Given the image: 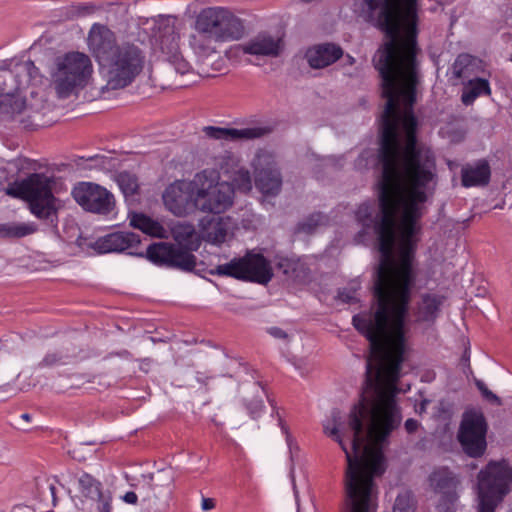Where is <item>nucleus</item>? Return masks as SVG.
<instances>
[{"label":"nucleus","mask_w":512,"mask_h":512,"mask_svg":"<svg viewBox=\"0 0 512 512\" xmlns=\"http://www.w3.org/2000/svg\"><path fill=\"white\" fill-rule=\"evenodd\" d=\"M394 512H414L415 502L411 492L403 491L398 494L393 507Z\"/></svg>","instance_id":"34"},{"label":"nucleus","mask_w":512,"mask_h":512,"mask_svg":"<svg viewBox=\"0 0 512 512\" xmlns=\"http://www.w3.org/2000/svg\"><path fill=\"white\" fill-rule=\"evenodd\" d=\"M11 75L15 77L16 89L21 90L39 76V69L31 60L11 61L9 63Z\"/></svg>","instance_id":"23"},{"label":"nucleus","mask_w":512,"mask_h":512,"mask_svg":"<svg viewBox=\"0 0 512 512\" xmlns=\"http://www.w3.org/2000/svg\"><path fill=\"white\" fill-rule=\"evenodd\" d=\"M287 442L290 443L289 435L287 434Z\"/></svg>","instance_id":"54"},{"label":"nucleus","mask_w":512,"mask_h":512,"mask_svg":"<svg viewBox=\"0 0 512 512\" xmlns=\"http://www.w3.org/2000/svg\"><path fill=\"white\" fill-rule=\"evenodd\" d=\"M427 404H428L427 400L422 401L419 404V406L416 407V412L419 413V414L425 412Z\"/></svg>","instance_id":"45"},{"label":"nucleus","mask_w":512,"mask_h":512,"mask_svg":"<svg viewBox=\"0 0 512 512\" xmlns=\"http://www.w3.org/2000/svg\"><path fill=\"white\" fill-rule=\"evenodd\" d=\"M49 490L52 496L53 504L56 505V487L53 484H51L49 486Z\"/></svg>","instance_id":"46"},{"label":"nucleus","mask_w":512,"mask_h":512,"mask_svg":"<svg viewBox=\"0 0 512 512\" xmlns=\"http://www.w3.org/2000/svg\"><path fill=\"white\" fill-rule=\"evenodd\" d=\"M510 61L512 62V53H511V56H510Z\"/></svg>","instance_id":"56"},{"label":"nucleus","mask_w":512,"mask_h":512,"mask_svg":"<svg viewBox=\"0 0 512 512\" xmlns=\"http://www.w3.org/2000/svg\"><path fill=\"white\" fill-rule=\"evenodd\" d=\"M444 297L435 293H424L417 303L415 317L417 322L433 323L438 317Z\"/></svg>","instance_id":"20"},{"label":"nucleus","mask_w":512,"mask_h":512,"mask_svg":"<svg viewBox=\"0 0 512 512\" xmlns=\"http://www.w3.org/2000/svg\"><path fill=\"white\" fill-rule=\"evenodd\" d=\"M232 229L230 217L203 218L199 223L201 238L213 245L224 243Z\"/></svg>","instance_id":"15"},{"label":"nucleus","mask_w":512,"mask_h":512,"mask_svg":"<svg viewBox=\"0 0 512 512\" xmlns=\"http://www.w3.org/2000/svg\"><path fill=\"white\" fill-rule=\"evenodd\" d=\"M490 166L486 160L467 164L461 170V181L464 187L483 186L490 180Z\"/></svg>","instance_id":"21"},{"label":"nucleus","mask_w":512,"mask_h":512,"mask_svg":"<svg viewBox=\"0 0 512 512\" xmlns=\"http://www.w3.org/2000/svg\"><path fill=\"white\" fill-rule=\"evenodd\" d=\"M95 501L98 502V506H97L98 512H111L112 496L109 491H106L105 494H103L101 497H99Z\"/></svg>","instance_id":"36"},{"label":"nucleus","mask_w":512,"mask_h":512,"mask_svg":"<svg viewBox=\"0 0 512 512\" xmlns=\"http://www.w3.org/2000/svg\"><path fill=\"white\" fill-rule=\"evenodd\" d=\"M78 483L81 493L92 500H96L106 493L102 490V484L90 474H82Z\"/></svg>","instance_id":"30"},{"label":"nucleus","mask_w":512,"mask_h":512,"mask_svg":"<svg viewBox=\"0 0 512 512\" xmlns=\"http://www.w3.org/2000/svg\"><path fill=\"white\" fill-rule=\"evenodd\" d=\"M404 426L407 433L412 434L417 431L419 427V422L415 419L410 418L405 421Z\"/></svg>","instance_id":"41"},{"label":"nucleus","mask_w":512,"mask_h":512,"mask_svg":"<svg viewBox=\"0 0 512 512\" xmlns=\"http://www.w3.org/2000/svg\"><path fill=\"white\" fill-rule=\"evenodd\" d=\"M115 181L126 200L133 198L139 192V182L135 174L122 171L115 175Z\"/></svg>","instance_id":"28"},{"label":"nucleus","mask_w":512,"mask_h":512,"mask_svg":"<svg viewBox=\"0 0 512 512\" xmlns=\"http://www.w3.org/2000/svg\"><path fill=\"white\" fill-rule=\"evenodd\" d=\"M447 512H451V509H450V507H449V506L447 507Z\"/></svg>","instance_id":"55"},{"label":"nucleus","mask_w":512,"mask_h":512,"mask_svg":"<svg viewBox=\"0 0 512 512\" xmlns=\"http://www.w3.org/2000/svg\"><path fill=\"white\" fill-rule=\"evenodd\" d=\"M476 386L486 399L493 401L498 405L501 404L500 399L493 392H491L482 381H476Z\"/></svg>","instance_id":"37"},{"label":"nucleus","mask_w":512,"mask_h":512,"mask_svg":"<svg viewBox=\"0 0 512 512\" xmlns=\"http://www.w3.org/2000/svg\"><path fill=\"white\" fill-rule=\"evenodd\" d=\"M194 178L170 184L163 193L165 207L176 216H186L198 210Z\"/></svg>","instance_id":"12"},{"label":"nucleus","mask_w":512,"mask_h":512,"mask_svg":"<svg viewBox=\"0 0 512 512\" xmlns=\"http://www.w3.org/2000/svg\"><path fill=\"white\" fill-rule=\"evenodd\" d=\"M235 124H237V125H249V124H248V123H246L245 121H242V122H240V123L236 122Z\"/></svg>","instance_id":"52"},{"label":"nucleus","mask_w":512,"mask_h":512,"mask_svg":"<svg viewBox=\"0 0 512 512\" xmlns=\"http://www.w3.org/2000/svg\"><path fill=\"white\" fill-rule=\"evenodd\" d=\"M339 299H341L345 303H354L358 300L356 295V288H352L349 290H342L338 293Z\"/></svg>","instance_id":"40"},{"label":"nucleus","mask_w":512,"mask_h":512,"mask_svg":"<svg viewBox=\"0 0 512 512\" xmlns=\"http://www.w3.org/2000/svg\"><path fill=\"white\" fill-rule=\"evenodd\" d=\"M93 65L90 58L80 52H69L56 60L51 72V85L60 99L78 95L91 78Z\"/></svg>","instance_id":"5"},{"label":"nucleus","mask_w":512,"mask_h":512,"mask_svg":"<svg viewBox=\"0 0 512 512\" xmlns=\"http://www.w3.org/2000/svg\"><path fill=\"white\" fill-rule=\"evenodd\" d=\"M255 168V185L266 196H275L282 185L280 172L276 168L272 156L266 152H260L253 161Z\"/></svg>","instance_id":"13"},{"label":"nucleus","mask_w":512,"mask_h":512,"mask_svg":"<svg viewBox=\"0 0 512 512\" xmlns=\"http://www.w3.org/2000/svg\"><path fill=\"white\" fill-rule=\"evenodd\" d=\"M477 63V58L472 55L460 54L449 68L448 73L451 74V79H467L468 81L476 73Z\"/></svg>","instance_id":"25"},{"label":"nucleus","mask_w":512,"mask_h":512,"mask_svg":"<svg viewBox=\"0 0 512 512\" xmlns=\"http://www.w3.org/2000/svg\"><path fill=\"white\" fill-rule=\"evenodd\" d=\"M490 94L491 88L489 81L484 78L474 77L464 83L461 101L464 105L469 106L472 105L478 97Z\"/></svg>","instance_id":"24"},{"label":"nucleus","mask_w":512,"mask_h":512,"mask_svg":"<svg viewBox=\"0 0 512 512\" xmlns=\"http://www.w3.org/2000/svg\"><path fill=\"white\" fill-rule=\"evenodd\" d=\"M232 180V187L234 186L239 191L249 192L252 189V181L248 170L238 169L233 172V175L229 177Z\"/></svg>","instance_id":"32"},{"label":"nucleus","mask_w":512,"mask_h":512,"mask_svg":"<svg viewBox=\"0 0 512 512\" xmlns=\"http://www.w3.org/2000/svg\"><path fill=\"white\" fill-rule=\"evenodd\" d=\"M202 128H209V129H212V128H217L216 126H213V125H206V126H203Z\"/></svg>","instance_id":"51"},{"label":"nucleus","mask_w":512,"mask_h":512,"mask_svg":"<svg viewBox=\"0 0 512 512\" xmlns=\"http://www.w3.org/2000/svg\"><path fill=\"white\" fill-rule=\"evenodd\" d=\"M197 381H198L199 383L206 384L205 380H204L202 377H200V373H198Z\"/></svg>","instance_id":"49"},{"label":"nucleus","mask_w":512,"mask_h":512,"mask_svg":"<svg viewBox=\"0 0 512 512\" xmlns=\"http://www.w3.org/2000/svg\"><path fill=\"white\" fill-rule=\"evenodd\" d=\"M142 477L144 478V480L147 481V483L149 485H151L152 481H153V474L149 473L147 475H142Z\"/></svg>","instance_id":"48"},{"label":"nucleus","mask_w":512,"mask_h":512,"mask_svg":"<svg viewBox=\"0 0 512 512\" xmlns=\"http://www.w3.org/2000/svg\"><path fill=\"white\" fill-rule=\"evenodd\" d=\"M74 200L86 211L97 214L110 213L115 205L114 196L106 188L90 183L81 182L71 191Z\"/></svg>","instance_id":"11"},{"label":"nucleus","mask_w":512,"mask_h":512,"mask_svg":"<svg viewBox=\"0 0 512 512\" xmlns=\"http://www.w3.org/2000/svg\"><path fill=\"white\" fill-rule=\"evenodd\" d=\"M140 243L139 236L132 232H115L105 235L95 242L99 253L122 252Z\"/></svg>","instance_id":"18"},{"label":"nucleus","mask_w":512,"mask_h":512,"mask_svg":"<svg viewBox=\"0 0 512 512\" xmlns=\"http://www.w3.org/2000/svg\"><path fill=\"white\" fill-rule=\"evenodd\" d=\"M280 39L267 34H260L244 45H237L231 48L227 54L242 51L244 54L257 56H277L280 52Z\"/></svg>","instance_id":"17"},{"label":"nucleus","mask_w":512,"mask_h":512,"mask_svg":"<svg viewBox=\"0 0 512 512\" xmlns=\"http://www.w3.org/2000/svg\"><path fill=\"white\" fill-rule=\"evenodd\" d=\"M263 407H264V405H263L262 399H258V398L253 399L248 404V410H249L251 417L256 419L260 415V412L262 411Z\"/></svg>","instance_id":"39"},{"label":"nucleus","mask_w":512,"mask_h":512,"mask_svg":"<svg viewBox=\"0 0 512 512\" xmlns=\"http://www.w3.org/2000/svg\"><path fill=\"white\" fill-rule=\"evenodd\" d=\"M218 43H221L219 39L201 32L198 26L194 24V32L189 38V45L200 59H206L217 53Z\"/></svg>","instance_id":"22"},{"label":"nucleus","mask_w":512,"mask_h":512,"mask_svg":"<svg viewBox=\"0 0 512 512\" xmlns=\"http://www.w3.org/2000/svg\"><path fill=\"white\" fill-rule=\"evenodd\" d=\"M269 334L277 339H286L287 333L278 327H272L268 330Z\"/></svg>","instance_id":"42"},{"label":"nucleus","mask_w":512,"mask_h":512,"mask_svg":"<svg viewBox=\"0 0 512 512\" xmlns=\"http://www.w3.org/2000/svg\"><path fill=\"white\" fill-rule=\"evenodd\" d=\"M122 499L124 502H126L128 504H132V505L137 504V501H138V497H137L136 493L133 491L126 492L123 495Z\"/></svg>","instance_id":"43"},{"label":"nucleus","mask_w":512,"mask_h":512,"mask_svg":"<svg viewBox=\"0 0 512 512\" xmlns=\"http://www.w3.org/2000/svg\"><path fill=\"white\" fill-rule=\"evenodd\" d=\"M355 63V59L354 57H352L351 55H346L345 57V64H348V65H353Z\"/></svg>","instance_id":"47"},{"label":"nucleus","mask_w":512,"mask_h":512,"mask_svg":"<svg viewBox=\"0 0 512 512\" xmlns=\"http://www.w3.org/2000/svg\"><path fill=\"white\" fill-rule=\"evenodd\" d=\"M87 40L107 89H123L142 72L146 59L142 49L130 42L117 43L114 33L106 26L93 24Z\"/></svg>","instance_id":"2"},{"label":"nucleus","mask_w":512,"mask_h":512,"mask_svg":"<svg viewBox=\"0 0 512 512\" xmlns=\"http://www.w3.org/2000/svg\"><path fill=\"white\" fill-rule=\"evenodd\" d=\"M22 418L24 420L28 421L30 419V415L25 413V414L22 415Z\"/></svg>","instance_id":"50"},{"label":"nucleus","mask_w":512,"mask_h":512,"mask_svg":"<svg viewBox=\"0 0 512 512\" xmlns=\"http://www.w3.org/2000/svg\"><path fill=\"white\" fill-rule=\"evenodd\" d=\"M212 273L264 285L273 277L270 262L259 253H247L243 257L234 258L218 265Z\"/></svg>","instance_id":"9"},{"label":"nucleus","mask_w":512,"mask_h":512,"mask_svg":"<svg viewBox=\"0 0 512 512\" xmlns=\"http://www.w3.org/2000/svg\"><path fill=\"white\" fill-rule=\"evenodd\" d=\"M160 48L165 61L171 65L179 74H186L190 71V64L183 58L179 50V35L174 27H166L165 35L161 37Z\"/></svg>","instance_id":"14"},{"label":"nucleus","mask_w":512,"mask_h":512,"mask_svg":"<svg viewBox=\"0 0 512 512\" xmlns=\"http://www.w3.org/2000/svg\"><path fill=\"white\" fill-rule=\"evenodd\" d=\"M194 24L220 42L239 40L245 33L242 21L227 8L219 6L203 8L196 15Z\"/></svg>","instance_id":"8"},{"label":"nucleus","mask_w":512,"mask_h":512,"mask_svg":"<svg viewBox=\"0 0 512 512\" xmlns=\"http://www.w3.org/2000/svg\"><path fill=\"white\" fill-rule=\"evenodd\" d=\"M198 211L220 214L233 204L234 188L228 181H219V174L204 170L194 176Z\"/></svg>","instance_id":"7"},{"label":"nucleus","mask_w":512,"mask_h":512,"mask_svg":"<svg viewBox=\"0 0 512 512\" xmlns=\"http://www.w3.org/2000/svg\"><path fill=\"white\" fill-rule=\"evenodd\" d=\"M172 234L178 245L167 242L153 243L146 251L147 258L157 265L179 268L191 271L196 266L195 256L182 245L192 246L197 243V233L190 223H178L172 229Z\"/></svg>","instance_id":"4"},{"label":"nucleus","mask_w":512,"mask_h":512,"mask_svg":"<svg viewBox=\"0 0 512 512\" xmlns=\"http://www.w3.org/2000/svg\"><path fill=\"white\" fill-rule=\"evenodd\" d=\"M130 225L154 237L163 238L166 234V230L160 223L143 214H132Z\"/></svg>","instance_id":"26"},{"label":"nucleus","mask_w":512,"mask_h":512,"mask_svg":"<svg viewBox=\"0 0 512 512\" xmlns=\"http://www.w3.org/2000/svg\"><path fill=\"white\" fill-rule=\"evenodd\" d=\"M477 487V512H494L512 488V467L508 461H489L477 475Z\"/></svg>","instance_id":"6"},{"label":"nucleus","mask_w":512,"mask_h":512,"mask_svg":"<svg viewBox=\"0 0 512 512\" xmlns=\"http://www.w3.org/2000/svg\"><path fill=\"white\" fill-rule=\"evenodd\" d=\"M351 512H375L377 496H347Z\"/></svg>","instance_id":"31"},{"label":"nucleus","mask_w":512,"mask_h":512,"mask_svg":"<svg viewBox=\"0 0 512 512\" xmlns=\"http://www.w3.org/2000/svg\"><path fill=\"white\" fill-rule=\"evenodd\" d=\"M92 164L90 168H97L100 170H111L115 167V161L106 156L95 155L88 159Z\"/></svg>","instance_id":"35"},{"label":"nucleus","mask_w":512,"mask_h":512,"mask_svg":"<svg viewBox=\"0 0 512 512\" xmlns=\"http://www.w3.org/2000/svg\"><path fill=\"white\" fill-rule=\"evenodd\" d=\"M487 428L481 412L470 410L463 414L457 439L466 455L479 458L485 453Z\"/></svg>","instance_id":"10"},{"label":"nucleus","mask_w":512,"mask_h":512,"mask_svg":"<svg viewBox=\"0 0 512 512\" xmlns=\"http://www.w3.org/2000/svg\"><path fill=\"white\" fill-rule=\"evenodd\" d=\"M215 507V500L212 498H202L201 508L203 511H209Z\"/></svg>","instance_id":"44"},{"label":"nucleus","mask_w":512,"mask_h":512,"mask_svg":"<svg viewBox=\"0 0 512 512\" xmlns=\"http://www.w3.org/2000/svg\"><path fill=\"white\" fill-rule=\"evenodd\" d=\"M37 231V226L32 222H9L0 224L1 238H22Z\"/></svg>","instance_id":"27"},{"label":"nucleus","mask_w":512,"mask_h":512,"mask_svg":"<svg viewBox=\"0 0 512 512\" xmlns=\"http://www.w3.org/2000/svg\"><path fill=\"white\" fill-rule=\"evenodd\" d=\"M252 128H253V129H256L257 127H256V126H253Z\"/></svg>","instance_id":"57"},{"label":"nucleus","mask_w":512,"mask_h":512,"mask_svg":"<svg viewBox=\"0 0 512 512\" xmlns=\"http://www.w3.org/2000/svg\"><path fill=\"white\" fill-rule=\"evenodd\" d=\"M62 360V357L58 355L57 353H48L42 361L38 364L39 367H51L53 365H56Z\"/></svg>","instance_id":"38"},{"label":"nucleus","mask_w":512,"mask_h":512,"mask_svg":"<svg viewBox=\"0 0 512 512\" xmlns=\"http://www.w3.org/2000/svg\"><path fill=\"white\" fill-rule=\"evenodd\" d=\"M343 49L334 43L314 45L307 49L305 59L313 69H322L343 57Z\"/></svg>","instance_id":"16"},{"label":"nucleus","mask_w":512,"mask_h":512,"mask_svg":"<svg viewBox=\"0 0 512 512\" xmlns=\"http://www.w3.org/2000/svg\"><path fill=\"white\" fill-rule=\"evenodd\" d=\"M417 0H354V12L386 33L388 41L373 64L386 99L380 127H417L413 112L419 81L416 42Z\"/></svg>","instance_id":"1"},{"label":"nucleus","mask_w":512,"mask_h":512,"mask_svg":"<svg viewBox=\"0 0 512 512\" xmlns=\"http://www.w3.org/2000/svg\"><path fill=\"white\" fill-rule=\"evenodd\" d=\"M326 222L327 218L324 215L321 213H313L299 223L298 230L309 234L314 232L319 226L325 225Z\"/></svg>","instance_id":"33"},{"label":"nucleus","mask_w":512,"mask_h":512,"mask_svg":"<svg viewBox=\"0 0 512 512\" xmlns=\"http://www.w3.org/2000/svg\"><path fill=\"white\" fill-rule=\"evenodd\" d=\"M282 430L287 434V430L284 426L282 427Z\"/></svg>","instance_id":"53"},{"label":"nucleus","mask_w":512,"mask_h":512,"mask_svg":"<svg viewBox=\"0 0 512 512\" xmlns=\"http://www.w3.org/2000/svg\"><path fill=\"white\" fill-rule=\"evenodd\" d=\"M266 130H208V136L215 139L235 140L261 137Z\"/></svg>","instance_id":"29"},{"label":"nucleus","mask_w":512,"mask_h":512,"mask_svg":"<svg viewBox=\"0 0 512 512\" xmlns=\"http://www.w3.org/2000/svg\"><path fill=\"white\" fill-rule=\"evenodd\" d=\"M6 194L25 200L30 212L41 220L56 225L58 211L64 206L56 196L60 193L56 179L43 173H32L19 183L6 189Z\"/></svg>","instance_id":"3"},{"label":"nucleus","mask_w":512,"mask_h":512,"mask_svg":"<svg viewBox=\"0 0 512 512\" xmlns=\"http://www.w3.org/2000/svg\"><path fill=\"white\" fill-rule=\"evenodd\" d=\"M459 483L456 475L447 468L437 469L430 475L431 486L435 491L443 494L445 504H453L456 501V489Z\"/></svg>","instance_id":"19"}]
</instances>
